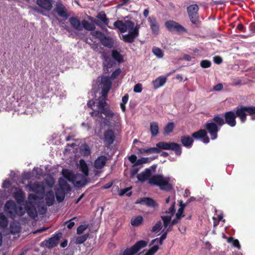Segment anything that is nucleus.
I'll return each mask as SVG.
<instances>
[{"label":"nucleus","instance_id":"obj_1","mask_svg":"<svg viewBox=\"0 0 255 255\" xmlns=\"http://www.w3.org/2000/svg\"><path fill=\"white\" fill-rule=\"evenodd\" d=\"M151 172L149 168H146L144 171L137 175V178L140 182H144L148 179V183L150 185L158 186L161 190L169 192L172 189V185L169 181L160 174L153 175L151 178Z\"/></svg>","mask_w":255,"mask_h":255},{"label":"nucleus","instance_id":"obj_2","mask_svg":"<svg viewBox=\"0 0 255 255\" xmlns=\"http://www.w3.org/2000/svg\"><path fill=\"white\" fill-rule=\"evenodd\" d=\"M110 90L107 89L102 88L101 94L102 97H100L98 99L96 105L97 109L90 113L92 117L102 118V115L104 114L106 117L111 120L119 117L117 113L113 112L111 110L110 105L106 101Z\"/></svg>","mask_w":255,"mask_h":255},{"label":"nucleus","instance_id":"obj_3","mask_svg":"<svg viewBox=\"0 0 255 255\" xmlns=\"http://www.w3.org/2000/svg\"><path fill=\"white\" fill-rule=\"evenodd\" d=\"M4 210L10 218L14 219L16 215L22 216L24 214L22 208L18 206L13 200L6 201Z\"/></svg>","mask_w":255,"mask_h":255},{"label":"nucleus","instance_id":"obj_4","mask_svg":"<svg viewBox=\"0 0 255 255\" xmlns=\"http://www.w3.org/2000/svg\"><path fill=\"white\" fill-rule=\"evenodd\" d=\"M236 117H238L241 123H244L247 120V114L252 116L255 114V107L239 106L236 108L235 112Z\"/></svg>","mask_w":255,"mask_h":255},{"label":"nucleus","instance_id":"obj_5","mask_svg":"<svg viewBox=\"0 0 255 255\" xmlns=\"http://www.w3.org/2000/svg\"><path fill=\"white\" fill-rule=\"evenodd\" d=\"M159 149V153L162 150H172L177 156H180L182 153V148L180 144L173 142L160 141L156 144Z\"/></svg>","mask_w":255,"mask_h":255},{"label":"nucleus","instance_id":"obj_6","mask_svg":"<svg viewBox=\"0 0 255 255\" xmlns=\"http://www.w3.org/2000/svg\"><path fill=\"white\" fill-rule=\"evenodd\" d=\"M80 168L85 176H82L80 180H76L75 185L77 187H82L87 183L88 180L86 176H88L89 175L88 166L83 159L80 160Z\"/></svg>","mask_w":255,"mask_h":255},{"label":"nucleus","instance_id":"obj_7","mask_svg":"<svg viewBox=\"0 0 255 255\" xmlns=\"http://www.w3.org/2000/svg\"><path fill=\"white\" fill-rule=\"evenodd\" d=\"M165 26L170 32H176L179 33L187 32V29L184 27L174 20H167L165 22Z\"/></svg>","mask_w":255,"mask_h":255},{"label":"nucleus","instance_id":"obj_8","mask_svg":"<svg viewBox=\"0 0 255 255\" xmlns=\"http://www.w3.org/2000/svg\"><path fill=\"white\" fill-rule=\"evenodd\" d=\"M147 242L140 240L129 248H127L123 252V255H133L137 253L141 249L147 246Z\"/></svg>","mask_w":255,"mask_h":255},{"label":"nucleus","instance_id":"obj_9","mask_svg":"<svg viewBox=\"0 0 255 255\" xmlns=\"http://www.w3.org/2000/svg\"><path fill=\"white\" fill-rule=\"evenodd\" d=\"M198 10L199 7L196 4L190 5L187 8L189 17L193 24H197L199 21Z\"/></svg>","mask_w":255,"mask_h":255},{"label":"nucleus","instance_id":"obj_10","mask_svg":"<svg viewBox=\"0 0 255 255\" xmlns=\"http://www.w3.org/2000/svg\"><path fill=\"white\" fill-rule=\"evenodd\" d=\"M62 233L55 234L48 240H45L40 244L41 247H45L48 249L53 248L57 246L60 239L62 238Z\"/></svg>","mask_w":255,"mask_h":255},{"label":"nucleus","instance_id":"obj_11","mask_svg":"<svg viewBox=\"0 0 255 255\" xmlns=\"http://www.w3.org/2000/svg\"><path fill=\"white\" fill-rule=\"evenodd\" d=\"M102 58L104 60L103 62L104 71L106 73H109L111 69L116 65V62L106 53L102 55Z\"/></svg>","mask_w":255,"mask_h":255},{"label":"nucleus","instance_id":"obj_12","mask_svg":"<svg viewBox=\"0 0 255 255\" xmlns=\"http://www.w3.org/2000/svg\"><path fill=\"white\" fill-rule=\"evenodd\" d=\"M27 187L30 191L43 195L45 192V187L42 182L36 181L33 183L28 184Z\"/></svg>","mask_w":255,"mask_h":255},{"label":"nucleus","instance_id":"obj_13","mask_svg":"<svg viewBox=\"0 0 255 255\" xmlns=\"http://www.w3.org/2000/svg\"><path fill=\"white\" fill-rule=\"evenodd\" d=\"M204 127L210 134L211 139L215 140L217 138L219 128L215 123H207Z\"/></svg>","mask_w":255,"mask_h":255},{"label":"nucleus","instance_id":"obj_14","mask_svg":"<svg viewBox=\"0 0 255 255\" xmlns=\"http://www.w3.org/2000/svg\"><path fill=\"white\" fill-rule=\"evenodd\" d=\"M224 117L225 124L231 127H234L236 125V117L234 111H230L224 113Z\"/></svg>","mask_w":255,"mask_h":255},{"label":"nucleus","instance_id":"obj_15","mask_svg":"<svg viewBox=\"0 0 255 255\" xmlns=\"http://www.w3.org/2000/svg\"><path fill=\"white\" fill-rule=\"evenodd\" d=\"M115 140V135L112 129H109L105 131L104 134V141L106 146H110Z\"/></svg>","mask_w":255,"mask_h":255},{"label":"nucleus","instance_id":"obj_16","mask_svg":"<svg viewBox=\"0 0 255 255\" xmlns=\"http://www.w3.org/2000/svg\"><path fill=\"white\" fill-rule=\"evenodd\" d=\"M55 12L61 17L67 19L69 16L67 9L65 6L60 2L56 3L55 8Z\"/></svg>","mask_w":255,"mask_h":255},{"label":"nucleus","instance_id":"obj_17","mask_svg":"<svg viewBox=\"0 0 255 255\" xmlns=\"http://www.w3.org/2000/svg\"><path fill=\"white\" fill-rule=\"evenodd\" d=\"M147 20L152 33L157 35L159 31V26L156 17L154 16H150L148 18Z\"/></svg>","mask_w":255,"mask_h":255},{"label":"nucleus","instance_id":"obj_18","mask_svg":"<svg viewBox=\"0 0 255 255\" xmlns=\"http://www.w3.org/2000/svg\"><path fill=\"white\" fill-rule=\"evenodd\" d=\"M108 160V158L105 155H101L95 160L94 166L97 170L103 169L106 165Z\"/></svg>","mask_w":255,"mask_h":255},{"label":"nucleus","instance_id":"obj_19","mask_svg":"<svg viewBox=\"0 0 255 255\" xmlns=\"http://www.w3.org/2000/svg\"><path fill=\"white\" fill-rule=\"evenodd\" d=\"M53 0H36V4L42 9L50 10L52 8Z\"/></svg>","mask_w":255,"mask_h":255},{"label":"nucleus","instance_id":"obj_20","mask_svg":"<svg viewBox=\"0 0 255 255\" xmlns=\"http://www.w3.org/2000/svg\"><path fill=\"white\" fill-rule=\"evenodd\" d=\"M69 22L74 29L78 31L83 30V26L81 25V22L77 17L72 16L70 17Z\"/></svg>","mask_w":255,"mask_h":255},{"label":"nucleus","instance_id":"obj_21","mask_svg":"<svg viewBox=\"0 0 255 255\" xmlns=\"http://www.w3.org/2000/svg\"><path fill=\"white\" fill-rule=\"evenodd\" d=\"M136 203L145 204L147 206L153 208H155L158 206V204L155 200L149 197L140 198L136 202Z\"/></svg>","mask_w":255,"mask_h":255},{"label":"nucleus","instance_id":"obj_22","mask_svg":"<svg viewBox=\"0 0 255 255\" xmlns=\"http://www.w3.org/2000/svg\"><path fill=\"white\" fill-rule=\"evenodd\" d=\"M13 196L18 204L23 202L25 198V193L21 189H18L14 192Z\"/></svg>","mask_w":255,"mask_h":255},{"label":"nucleus","instance_id":"obj_23","mask_svg":"<svg viewBox=\"0 0 255 255\" xmlns=\"http://www.w3.org/2000/svg\"><path fill=\"white\" fill-rule=\"evenodd\" d=\"M137 37V36L133 32L129 30L128 34L122 35V40L126 43H132Z\"/></svg>","mask_w":255,"mask_h":255},{"label":"nucleus","instance_id":"obj_24","mask_svg":"<svg viewBox=\"0 0 255 255\" xmlns=\"http://www.w3.org/2000/svg\"><path fill=\"white\" fill-rule=\"evenodd\" d=\"M166 77L163 76H161L157 78L152 82L154 88L156 89L160 87L163 86L166 83Z\"/></svg>","mask_w":255,"mask_h":255},{"label":"nucleus","instance_id":"obj_25","mask_svg":"<svg viewBox=\"0 0 255 255\" xmlns=\"http://www.w3.org/2000/svg\"><path fill=\"white\" fill-rule=\"evenodd\" d=\"M45 201L48 206L53 205L55 201V196L53 191L49 190L45 194Z\"/></svg>","mask_w":255,"mask_h":255},{"label":"nucleus","instance_id":"obj_26","mask_svg":"<svg viewBox=\"0 0 255 255\" xmlns=\"http://www.w3.org/2000/svg\"><path fill=\"white\" fill-rule=\"evenodd\" d=\"M193 141L192 137L189 135H183L181 137L182 144L186 147H191L192 146Z\"/></svg>","mask_w":255,"mask_h":255},{"label":"nucleus","instance_id":"obj_27","mask_svg":"<svg viewBox=\"0 0 255 255\" xmlns=\"http://www.w3.org/2000/svg\"><path fill=\"white\" fill-rule=\"evenodd\" d=\"M25 208L28 215L31 218H34L37 216L36 209L31 204L27 205Z\"/></svg>","mask_w":255,"mask_h":255},{"label":"nucleus","instance_id":"obj_28","mask_svg":"<svg viewBox=\"0 0 255 255\" xmlns=\"http://www.w3.org/2000/svg\"><path fill=\"white\" fill-rule=\"evenodd\" d=\"M59 188L64 190L67 192L70 191L71 190L70 185L67 183V181L63 178L61 177L59 179Z\"/></svg>","mask_w":255,"mask_h":255},{"label":"nucleus","instance_id":"obj_29","mask_svg":"<svg viewBox=\"0 0 255 255\" xmlns=\"http://www.w3.org/2000/svg\"><path fill=\"white\" fill-rule=\"evenodd\" d=\"M114 26L118 29L121 33H124L127 31V28L125 25V22L122 20H118L114 23Z\"/></svg>","mask_w":255,"mask_h":255},{"label":"nucleus","instance_id":"obj_30","mask_svg":"<svg viewBox=\"0 0 255 255\" xmlns=\"http://www.w3.org/2000/svg\"><path fill=\"white\" fill-rule=\"evenodd\" d=\"M55 196L59 203L62 202L65 197V190L58 188L55 191Z\"/></svg>","mask_w":255,"mask_h":255},{"label":"nucleus","instance_id":"obj_31","mask_svg":"<svg viewBox=\"0 0 255 255\" xmlns=\"http://www.w3.org/2000/svg\"><path fill=\"white\" fill-rule=\"evenodd\" d=\"M112 57L115 60L121 63L124 61L123 56L117 50L114 49L112 51Z\"/></svg>","mask_w":255,"mask_h":255},{"label":"nucleus","instance_id":"obj_32","mask_svg":"<svg viewBox=\"0 0 255 255\" xmlns=\"http://www.w3.org/2000/svg\"><path fill=\"white\" fill-rule=\"evenodd\" d=\"M150 130L152 136H156L159 133L158 123L152 122L150 124Z\"/></svg>","mask_w":255,"mask_h":255},{"label":"nucleus","instance_id":"obj_33","mask_svg":"<svg viewBox=\"0 0 255 255\" xmlns=\"http://www.w3.org/2000/svg\"><path fill=\"white\" fill-rule=\"evenodd\" d=\"M111 79L108 76L104 77L102 79V83L103 84L102 88L110 90L112 86Z\"/></svg>","mask_w":255,"mask_h":255},{"label":"nucleus","instance_id":"obj_34","mask_svg":"<svg viewBox=\"0 0 255 255\" xmlns=\"http://www.w3.org/2000/svg\"><path fill=\"white\" fill-rule=\"evenodd\" d=\"M63 176L69 181L74 182L75 179V175L69 170H63L62 172Z\"/></svg>","mask_w":255,"mask_h":255},{"label":"nucleus","instance_id":"obj_35","mask_svg":"<svg viewBox=\"0 0 255 255\" xmlns=\"http://www.w3.org/2000/svg\"><path fill=\"white\" fill-rule=\"evenodd\" d=\"M207 131L205 129H200L197 131L194 132L192 134V136L196 139L202 138L206 135Z\"/></svg>","mask_w":255,"mask_h":255},{"label":"nucleus","instance_id":"obj_36","mask_svg":"<svg viewBox=\"0 0 255 255\" xmlns=\"http://www.w3.org/2000/svg\"><path fill=\"white\" fill-rule=\"evenodd\" d=\"M81 25L83 26V28L89 31L94 30L95 28V26L94 24L90 23L88 21L84 19L81 22Z\"/></svg>","mask_w":255,"mask_h":255},{"label":"nucleus","instance_id":"obj_37","mask_svg":"<svg viewBox=\"0 0 255 255\" xmlns=\"http://www.w3.org/2000/svg\"><path fill=\"white\" fill-rule=\"evenodd\" d=\"M97 18L99 19L105 25H108L109 22V19L104 11L99 12L97 16Z\"/></svg>","mask_w":255,"mask_h":255},{"label":"nucleus","instance_id":"obj_38","mask_svg":"<svg viewBox=\"0 0 255 255\" xmlns=\"http://www.w3.org/2000/svg\"><path fill=\"white\" fill-rule=\"evenodd\" d=\"M101 42L104 46L108 47H111L113 44L112 39L106 35L102 39Z\"/></svg>","mask_w":255,"mask_h":255},{"label":"nucleus","instance_id":"obj_39","mask_svg":"<svg viewBox=\"0 0 255 255\" xmlns=\"http://www.w3.org/2000/svg\"><path fill=\"white\" fill-rule=\"evenodd\" d=\"M143 222V218L141 216H138L131 220V225L134 227H137L140 225Z\"/></svg>","mask_w":255,"mask_h":255},{"label":"nucleus","instance_id":"obj_40","mask_svg":"<svg viewBox=\"0 0 255 255\" xmlns=\"http://www.w3.org/2000/svg\"><path fill=\"white\" fill-rule=\"evenodd\" d=\"M89 233L84 234L81 236H78L76 238L75 243L76 244H82L84 243L89 237Z\"/></svg>","mask_w":255,"mask_h":255},{"label":"nucleus","instance_id":"obj_41","mask_svg":"<svg viewBox=\"0 0 255 255\" xmlns=\"http://www.w3.org/2000/svg\"><path fill=\"white\" fill-rule=\"evenodd\" d=\"M8 220L2 213H0V227L5 228L7 226Z\"/></svg>","mask_w":255,"mask_h":255},{"label":"nucleus","instance_id":"obj_42","mask_svg":"<svg viewBox=\"0 0 255 255\" xmlns=\"http://www.w3.org/2000/svg\"><path fill=\"white\" fill-rule=\"evenodd\" d=\"M213 123H215L217 126L221 127L223 126L225 122L224 119L220 117L219 115L215 116L213 119Z\"/></svg>","mask_w":255,"mask_h":255},{"label":"nucleus","instance_id":"obj_43","mask_svg":"<svg viewBox=\"0 0 255 255\" xmlns=\"http://www.w3.org/2000/svg\"><path fill=\"white\" fill-rule=\"evenodd\" d=\"M174 128V124L173 122L168 123L164 127V130L165 134H169Z\"/></svg>","mask_w":255,"mask_h":255},{"label":"nucleus","instance_id":"obj_44","mask_svg":"<svg viewBox=\"0 0 255 255\" xmlns=\"http://www.w3.org/2000/svg\"><path fill=\"white\" fill-rule=\"evenodd\" d=\"M161 218L163 221L164 228H167L169 224H170L172 216L170 215L161 216Z\"/></svg>","mask_w":255,"mask_h":255},{"label":"nucleus","instance_id":"obj_45","mask_svg":"<svg viewBox=\"0 0 255 255\" xmlns=\"http://www.w3.org/2000/svg\"><path fill=\"white\" fill-rule=\"evenodd\" d=\"M152 52L158 58H161L163 57L164 54L162 50L158 47H153Z\"/></svg>","mask_w":255,"mask_h":255},{"label":"nucleus","instance_id":"obj_46","mask_svg":"<svg viewBox=\"0 0 255 255\" xmlns=\"http://www.w3.org/2000/svg\"><path fill=\"white\" fill-rule=\"evenodd\" d=\"M10 231L11 234H15L21 231L20 228L15 224H11L10 225Z\"/></svg>","mask_w":255,"mask_h":255},{"label":"nucleus","instance_id":"obj_47","mask_svg":"<svg viewBox=\"0 0 255 255\" xmlns=\"http://www.w3.org/2000/svg\"><path fill=\"white\" fill-rule=\"evenodd\" d=\"M159 249V248L158 245H154L150 248L144 255H153Z\"/></svg>","mask_w":255,"mask_h":255},{"label":"nucleus","instance_id":"obj_48","mask_svg":"<svg viewBox=\"0 0 255 255\" xmlns=\"http://www.w3.org/2000/svg\"><path fill=\"white\" fill-rule=\"evenodd\" d=\"M131 187H128L123 189H121L119 192V195L122 196L126 194L127 196L129 197L131 195L132 192L129 191L131 189Z\"/></svg>","mask_w":255,"mask_h":255},{"label":"nucleus","instance_id":"obj_49","mask_svg":"<svg viewBox=\"0 0 255 255\" xmlns=\"http://www.w3.org/2000/svg\"><path fill=\"white\" fill-rule=\"evenodd\" d=\"M185 205H183V206H181L178 209V211L176 214V218H177V219H179L180 220L181 218L184 216V215L183 214V212L184 208L185 207Z\"/></svg>","mask_w":255,"mask_h":255},{"label":"nucleus","instance_id":"obj_50","mask_svg":"<svg viewBox=\"0 0 255 255\" xmlns=\"http://www.w3.org/2000/svg\"><path fill=\"white\" fill-rule=\"evenodd\" d=\"M162 228V223L160 221H158L154 226H153L151 229L152 232H155L160 230Z\"/></svg>","mask_w":255,"mask_h":255},{"label":"nucleus","instance_id":"obj_51","mask_svg":"<svg viewBox=\"0 0 255 255\" xmlns=\"http://www.w3.org/2000/svg\"><path fill=\"white\" fill-rule=\"evenodd\" d=\"M145 153L148 154L158 153H159V149L157 146L155 147H150L146 149Z\"/></svg>","mask_w":255,"mask_h":255},{"label":"nucleus","instance_id":"obj_52","mask_svg":"<svg viewBox=\"0 0 255 255\" xmlns=\"http://www.w3.org/2000/svg\"><path fill=\"white\" fill-rule=\"evenodd\" d=\"M175 202H173L172 203L171 206L168 209V210L165 211V213L166 214H170V216H172L175 213Z\"/></svg>","mask_w":255,"mask_h":255},{"label":"nucleus","instance_id":"obj_53","mask_svg":"<svg viewBox=\"0 0 255 255\" xmlns=\"http://www.w3.org/2000/svg\"><path fill=\"white\" fill-rule=\"evenodd\" d=\"M200 66L203 68H208L211 67V62L208 60H203L201 61Z\"/></svg>","mask_w":255,"mask_h":255},{"label":"nucleus","instance_id":"obj_54","mask_svg":"<svg viewBox=\"0 0 255 255\" xmlns=\"http://www.w3.org/2000/svg\"><path fill=\"white\" fill-rule=\"evenodd\" d=\"M93 35L96 38L99 39L101 41L105 35L102 32L96 30L93 32Z\"/></svg>","mask_w":255,"mask_h":255},{"label":"nucleus","instance_id":"obj_55","mask_svg":"<svg viewBox=\"0 0 255 255\" xmlns=\"http://www.w3.org/2000/svg\"><path fill=\"white\" fill-rule=\"evenodd\" d=\"M121 73V69L118 68L112 73L110 78L111 80H114V79H116L119 76V75Z\"/></svg>","mask_w":255,"mask_h":255},{"label":"nucleus","instance_id":"obj_56","mask_svg":"<svg viewBox=\"0 0 255 255\" xmlns=\"http://www.w3.org/2000/svg\"><path fill=\"white\" fill-rule=\"evenodd\" d=\"M87 228L88 226L86 225H81L79 226L77 229V234L78 235L82 234Z\"/></svg>","mask_w":255,"mask_h":255},{"label":"nucleus","instance_id":"obj_57","mask_svg":"<svg viewBox=\"0 0 255 255\" xmlns=\"http://www.w3.org/2000/svg\"><path fill=\"white\" fill-rule=\"evenodd\" d=\"M134 25V22L130 20H126L125 21L126 27H127V30L128 29V31L133 29Z\"/></svg>","mask_w":255,"mask_h":255},{"label":"nucleus","instance_id":"obj_58","mask_svg":"<svg viewBox=\"0 0 255 255\" xmlns=\"http://www.w3.org/2000/svg\"><path fill=\"white\" fill-rule=\"evenodd\" d=\"M162 232L163 234L159 239L160 245H162L163 240H164L166 238L168 234L167 231H165V230H163Z\"/></svg>","mask_w":255,"mask_h":255},{"label":"nucleus","instance_id":"obj_59","mask_svg":"<svg viewBox=\"0 0 255 255\" xmlns=\"http://www.w3.org/2000/svg\"><path fill=\"white\" fill-rule=\"evenodd\" d=\"M98 101V99H92L91 100H90L87 103V106L89 108L93 109V107L95 105H97V102Z\"/></svg>","mask_w":255,"mask_h":255},{"label":"nucleus","instance_id":"obj_60","mask_svg":"<svg viewBox=\"0 0 255 255\" xmlns=\"http://www.w3.org/2000/svg\"><path fill=\"white\" fill-rule=\"evenodd\" d=\"M142 85L140 83L136 84L133 88V91L135 93H140L142 91Z\"/></svg>","mask_w":255,"mask_h":255},{"label":"nucleus","instance_id":"obj_61","mask_svg":"<svg viewBox=\"0 0 255 255\" xmlns=\"http://www.w3.org/2000/svg\"><path fill=\"white\" fill-rule=\"evenodd\" d=\"M139 28H140V25L136 24L135 26L134 25L133 29H131V31L138 36L139 35Z\"/></svg>","mask_w":255,"mask_h":255},{"label":"nucleus","instance_id":"obj_62","mask_svg":"<svg viewBox=\"0 0 255 255\" xmlns=\"http://www.w3.org/2000/svg\"><path fill=\"white\" fill-rule=\"evenodd\" d=\"M74 219H75V218H73L72 220ZM65 224H67V227L69 229H71L74 227L75 223L74 222H72L71 219L66 222Z\"/></svg>","mask_w":255,"mask_h":255},{"label":"nucleus","instance_id":"obj_63","mask_svg":"<svg viewBox=\"0 0 255 255\" xmlns=\"http://www.w3.org/2000/svg\"><path fill=\"white\" fill-rule=\"evenodd\" d=\"M222 61L223 59L220 56H216L214 57V62L217 64H221Z\"/></svg>","mask_w":255,"mask_h":255},{"label":"nucleus","instance_id":"obj_64","mask_svg":"<svg viewBox=\"0 0 255 255\" xmlns=\"http://www.w3.org/2000/svg\"><path fill=\"white\" fill-rule=\"evenodd\" d=\"M129 161L133 164L135 163L137 157L135 154H132L128 157Z\"/></svg>","mask_w":255,"mask_h":255}]
</instances>
